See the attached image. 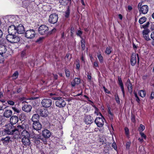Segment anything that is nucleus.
<instances>
[{
	"mask_svg": "<svg viewBox=\"0 0 154 154\" xmlns=\"http://www.w3.org/2000/svg\"><path fill=\"white\" fill-rule=\"evenodd\" d=\"M151 29L152 30H154V24H152L151 25Z\"/></svg>",
	"mask_w": 154,
	"mask_h": 154,
	"instance_id": "obj_59",
	"label": "nucleus"
},
{
	"mask_svg": "<svg viewBox=\"0 0 154 154\" xmlns=\"http://www.w3.org/2000/svg\"><path fill=\"white\" fill-rule=\"evenodd\" d=\"M36 35L35 31L33 29H30L26 31L25 33V37L28 39H32L35 37Z\"/></svg>",
	"mask_w": 154,
	"mask_h": 154,
	"instance_id": "obj_5",
	"label": "nucleus"
},
{
	"mask_svg": "<svg viewBox=\"0 0 154 154\" xmlns=\"http://www.w3.org/2000/svg\"><path fill=\"white\" fill-rule=\"evenodd\" d=\"M22 142L23 144L25 146H29L30 143L29 137L22 138Z\"/></svg>",
	"mask_w": 154,
	"mask_h": 154,
	"instance_id": "obj_19",
	"label": "nucleus"
},
{
	"mask_svg": "<svg viewBox=\"0 0 154 154\" xmlns=\"http://www.w3.org/2000/svg\"><path fill=\"white\" fill-rule=\"evenodd\" d=\"M87 76L88 79L89 80H91V73L89 74L88 72Z\"/></svg>",
	"mask_w": 154,
	"mask_h": 154,
	"instance_id": "obj_52",
	"label": "nucleus"
},
{
	"mask_svg": "<svg viewBox=\"0 0 154 154\" xmlns=\"http://www.w3.org/2000/svg\"><path fill=\"white\" fill-rule=\"evenodd\" d=\"M27 125L23 124L22 125H19L17 126L16 129V131H17L19 132L21 131H24L26 130Z\"/></svg>",
	"mask_w": 154,
	"mask_h": 154,
	"instance_id": "obj_18",
	"label": "nucleus"
},
{
	"mask_svg": "<svg viewBox=\"0 0 154 154\" xmlns=\"http://www.w3.org/2000/svg\"><path fill=\"white\" fill-rule=\"evenodd\" d=\"M118 82H119V85L121 87L122 92L123 93V97H125V91H124V87L123 85V84L122 82V80L119 77H118Z\"/></svg>",
	"mask_w": 154,
	"mask_h": 154,
	"instance_id": "obj_21",
	"label": "nucleus"
},
{
	"mask_svg": "<svg viewBox=\"0 0 154 154\" xmlns=\"http://www.w3.org/2000/svg\"><path fill=\"white\" fill-rule=\"evenodd\" d=\"M112 147L114 148L115 150H117V147L116 143L114 142H113L112 145Z\"/></svg>",
	"mask_w": 154,
	"mask_h": 154,
	"instance_id": "obj_48",
	"label": "nucleus"
},
{
	"mask_svg": "<svg viewBox=\"0 0 154 154\" xmlns=\"http://www.w3.org/2000/svg\"><path fill=\"white\" fill-rule=\"evenodd\" d=\"M7 47L4 45L0 44V54L7 55Z\"/></svg>",
	"mask_w": 154,
	"mask_h": 154,
	"instance_id": "obj_10",
	"label": "nucleus"
},
{
	"mask_svg": "<svg viewBox=\"0 0 154 154\" xmlns=\"http://www.w3.org/2000/svg\"><path fill=\"white\" fill-rule=\"evenodd\" d=\"M18 121V118L16 116H12L10 119V122L11 125L16 124Z\"/></svg>",
	"mask_w": 154,
	"mask_h": 154,
	"instance_id": "obj_16",
	"label": "nucleus"
},
{
	"mask_svg": "<svg viewBox=\"0 0 154 154\" xmlns=\"http://www.w3.org/2000/svg\"><path fill=\"white\" fill-rule=\"evenodd\" d=\"M94 65L96 67L98 66V63L97 62H94Z\"/></svg>",
	"mask_w": 154,
	"mask_h": 154,
	"instance_id": "obj_64",
	"label": "nucleus"
},
{
	"mask_svg": "<svg viewBox=\"0 0 154 154\" xmlns=\"http://www.w3.org/2000/svg\"><path fill=\"white\" fill-rule=\"evenodd\" d=\"M26 118V116L24 113H21L19 116V119L21 121H23Z\"/></svg>",
	"mask_w": 154,
	"mask_h": 154,
	"instance_id": "obj_32",
	"label": "nucleus"
},
{
	"mask_svg": "<svg viewBox=\"0 0 154 154\" xmlns=\"http://www.w3.org/2000/svg\"><path fill=\"white\" fill-rule=\"evenodd\" d=\"M18 75V73L17 72H15L12 75V78L13 79H16Z\"/></svg>",
	"mask_w": 154,
	"mask_h": 154,
	"instance_id": "obj_39",
	"label": "nucleus"
},
{
	"mask_svg": "<svg viewBox=\"0 0 154 154\" xmlns=\"http://www.w3.org/2000/svg\"><path fill=\"white\" fill-rule=\"evenodd\" d=\"M111 49L112 48L111 47H107L106 48V50H105V53L108 55L110 54L112 51Z\"/></svg>",
	"mask_w": 154,
	"mask_h": 154,
	"instance_id": "obj_33",
	"label": "nucleus"
},
{
	"mask_svg": "<svg viewBox=\"0 0 154 154\" xmlns=\"http://www.w3.org/2000/svg\"><path fill=\"white\" fill-rule=\"evenodd\" d=\"M139 95L142 97H144L146 95V91L144 90H140L138 92Z\"/></svg>",
	"mask_w": 154,
	"mask_h": 154,
	"instance_id": "obj_29",
	"label": "nucleus"
},
{
	"mask_svg": "<svg viewBox=\"0 0 154 154\" xmlns=\"http://www.w3.org/2000/svg\"><path fill=\"white\" fill-rule=\"evenodd\" d=\"M65 73L66 77L69 78L70 76V72L68 69H65Z\"/></svg>",
	"mask_w": 154,
	"mask_h": 154,
	"instance_id": "obj_41",
	"label": "nucleus"
},
{
	"mask_svg": "<svg viewBox=\"0 0 154 154\" xmlns=\"http://www.w3.org/2000/svg\"><path fill=\"white\" fill-rule=\"evenodd\" d=\"M22 108L23 111L28 112L31 111L32 106L31 105L26 104L23 106Z\"/></svg>",
	"mask_w": 154,
	"mask_h": 154,
	"instance_id": "obj_15",
	"label": "nucleus"
},
{
	"mask_svg": "<svg viewBox=\"0 0 154 154\" xmlns=\"http://www.w3.org/2000/svg\"><path fill=\"white\" fill-rule=\"evenodd\" d=\"M7 55L0 54V63L3 62L4 60V57Z\"/></svg>",
	"mask_w": 154,
	"mask_h": 154,
	"instance_id": "obj_36",
	"label": "nucleus"
},
{
	"mask_svg": "<svg viewBox=\"0 0 154 154\" xmlns=\"http://www.w3.org/2000/svg\"><path fill=\"white\" fill-rule=\"evenodd\" d=\"M12 109L14 111V112L17 113H19L21 111L20 109L16 108L15 107H12Z\"/></svg>",
	"mask_w": 154,
	"mask_h": 154,
	"instance_id": "obj_34",
	"label": "nucleus"
},
{
	"mask_svg": "<svg viewBox=\"0 0 154 154\" xmlns=\"http://www.w3.org/2000/svg\"><path fill=\"white\" fill-rule=\"evenodd\" d=\"M119 18L121 20H122V15L121 14H119Z\"/></svg>",
	"mask_w": 154,
	"mask_h": 154,
	"instance_id": "obj_62",
	"label": "nucleus"
},
{
	"mask_svg": "<svg viewBox=\"0 0 154 154\" xmlns=\"http://www.w3.org/2000/svg\"><path fill=\"white\" fill-rule=\"evenodd\" d=\"M43 38L42 37H40L38 39L37 41H36V42H41L42 40L43 39Z\"/></svg>",
	"mask_w": 154,
	"mask_h": 154,
	"instance_id": "obj_53",
	"label": "nucleus"
},
{
	"mask_svg": "<svg viewBox=\"0 0 154 154\" xmlns=\"http://www.w3.org/2000/svg\"><path fill=\"white\" fill-rule=\"evenodd\" d=\"M74 32V28L73 27H71V35H72L73 34V32Z\"/></svg>",
	"mask_w": 154,
	"mask_h": 154,
	"instance_id": "obj_57",
	"label": "nucleus"
},
{
	"mask_svg": "<svg viewBox=\"0 0 154 154\" xmlns=\"http://www.w3.org/2000/svg\"><path fill=\"white\" fill-rule=\"evenodd\" d=\"M149 24L150 23L149 22H148L146 23V24L141 26V28H144L145 29H146V28L149 26Z\"/></svg>",
	"mask_w": 154,
	"mask_h": 154,
	"instance_id": "obj_35",
	"label": "nucleus"
},
{
	"mask_svg": "<svg viewBox=\"0 0 154 154\" xmlns=\"http://www.w3.org/2000/svg\"><path fill=\"white\" fill-rule=\"evenodd\" d=\"M140 134L142 138H143L145 139H146V136L143 133L141 132H140Z\"/></svg>",
	"mask_w": 154,
	"mask_h": 154,
	"instance_id": "obj_49",
	"label": "nucleus"
},
{
	"mask_svg": "<svg viewBox=\"0 0 154 154\" xmlns=\"http://www.w3.org/2000/svg\"><path fill=\"white\" fill-rule=\"evenodd\" d=\"M146 17H142L139 19V22L140 24H142L146 21Z\"/></svg>",
	"mask_w": 154,
	"mask_h": 154,
	"instance_id": "obj_30",
	"label": "nucleus"
},
{
	"mask_svg": "<svg viewBox=\"0 0 154 154\" xmlns=\"http://www.w3.org/2000/svg\"><path fill=\"white\" fill-rule=\"evenodd\" d=\"M131 143L130 142H127L126 144V147L127 148H129L130 146Z\"/></svg>",
	"mask_w": 154,
	"mask_h": 154,
	"instance_id": "obj_54",
	"label": "nucleus"
},
{
	"mask_svg": "<svg viewBox=\"0 0 154 154\" xmlns=\"http://www.w3.org/2000/svg\"><path fill=\"white\" fill-rule=\"evenodd\" d=\"M144 38L146 41H149L150 40V39L149 38L148 34H147V35H143Z\"/></svg>",
	"mask_w": 154,
	"mask_h": 154,
	"instance_id": "obj_47",
	"label": "nucleus"
},
{
	"mask_svg": "<svg viewBox=\"0 0 154 154\" xmlns=\"http://www.w3.org/2000/svg\"><path fill=\"white\" fill-rule=\"evenodd\" d=\"M81 80L79 78H75L72 82L71 85L74 87L76 85H78L80 83Z\"/></svg>",
	"mask_w": 154,
	"mask_h": 154,
	"instance_id": "obj_22",
	"label": "nucleus"
},
{
	"mask_svg": "<svg viewBox=\"0 0 154 154\" xmlns=\"http://www.w3.org/2000/svg\"><path fill=\"white\" fill-rule=\"evenodd\" d=\"M58 19L57 14L56 13H53L49 16L48 20L50 23L54 24L57 22Z\"/></svg>",
	"mask_w": 154,
	"mask_h": 154,
	"instance_id": "obj_7",
	"label": "nucleus"
},
{
	"mask_svg": "<svg viewBox=\"0 0 154 154\" xmlns=\"http://www.w3.org/2000/svg\"><path fill=\"white\" fill-rule=\"evenodd\" d=\"M150 98L151 99H153L154 98V92H152Z\"/></svg>",
	"mask_w": 154,
	"mask_h": 154,
	"instance_id": "obj_55",
	"label": "nucleus"
},
{
	"mask_svg": "<svg viewBox=\"0 0 154 154\" xmlns=\"http://www.w3.org/2000/svg\"><path fill=\"white\" fill-rule=\"evenodd\" d=\"M127 85H128V88L129 91L131 92L132 91V86L130 82V81L129 79L127 81Z\"/></svg>",
	"mask_w": 154,
	"mask_h": 154,
	"instance_id": "obj_28",
	"label": "nucleus"
},
{
	"mask_svg": "<svg viewBox=\"0 0 154 154\" xmlns=\"http://www.w3.org/2000/svg\"><path fill=\"white\" fill-rule=\"evenodd\" d=\"M6 38L8 41L12 43H17L20 41L19 37L15 34H8L7 35Z\"/></svg>",
	"mask_w": 154,
	"mask_h": 154,
	"instance_id": "obj_3",
	"label": "nucleus"
},
{
	"mask_svg": "<svg viewBox=\"0 0 154 154\" xmlns=\"http://www.w3.org/2000/svg\"><path fill=\"white\" fill-rule=\"evenodd\" d=\"M8 34H15L17 32L16 27L14 25L9 26L8 29Z\"/></svg>",
	"mask_w": 154,
	"mask_h": 154,
	"instance_id": "obj_11",
	"label": "nucleus"
},
{
	"mask_svg": "<svg viewBox=\"0 0 154 154\" xmlns=\"http://www.w3.org/2000/svg\"><path fill=\"white\" fill-rule=\"evenodd\" d=\"M151 38L154 40V32H152L151 35Z\"/></svg>",
	"mask_w": 154,
	"mask_h": 154,
	"instance_id": "obj_58",
	"label": "nucleus"
},
{
	"mask_svg": "<svg viewBox=\"0 0 154 154\" xmlns=\"http://www.w3.org/2000/svg\"><path fill=\"white\" fill-rule=\"evenodd\" d=\"M48 111L47 110L43 109L41 110L40 113V115L43 117H45L47 116Z\"/></svg>",
	"mask_w": 154,
	"mask_h": 154,
	"instance_id": "obj_26",
	"label": "nucleus"
},
{
	"mask_svg": "<svg viewBox=\"0 0 154 154\" xmlns=\"http://www.w3.org/2000/svg\"><path fill=\"white\" fill-rule=\"evenodd\" d=\"M25 54V53L24 51H22L21 54V56L22 57H23Z\"/></svg>",
	"mask_w": 154,
	"mask_h": 154,
	"instance_id": "obj_60",
	"label": "nucleus"
},
{
	"mask_svg": "<svg viewBox=\"0 0 154 154\" xmlns=\"http://www.w3.org/2000/svg\"><path fill=\"white\" fill-rule=\"evenodd\" d=\"M145 126L142 124L140 125V127L138 128V130L140 132L143 131L145 129Z\"/></svg>",
	"mask_w": 154,
	"mask_h": 154,
	"instance_id": "obj_38",
	"label": "nucleus"
},
{
	"mask_svg": "<svg viewBox=\"0 0 154 154\" xmlns=\"http://www.w3.org/2000/svg\"><path fill=\"white\" fill-rule=\"evenodd\" d=\"M54 78L55 79H57V78L58 75H54Z\"/></svg>",
	"mask_w": 154,
	"mask_h": 154,
	"instance_id": "obj_63",
	"label": "nucleus"
},
{
	"mask_svg": "<svg viewBox=\"0 0 154 154\" xmlns=\"http://www.w3.org/2000/svg\"><path fill=\"white\" fill-rule=\"evenodd\" d=\"M69 8L68 7L67 10L66 11L65 16L66 17H68L69 15Z\"/></svg>",
	"mask_w": 154,
	"mask_h": 154,
	"instance_id": "obj_40",
	"label": "nucleus"
},
{
	"mask_svg": "<svg viewBox=\"0 0 154 154\" xmlns=\"http://www.w3.org/2000/svg\"><path fill=\"white\" fill-rule=\"evenodd\" d=\"M76 65L77 69H79L80 67V63L79 60L77 61V63Z\"/></svg>",
	"mask_w": 154,
	"mask_h": 154,
	"instance_id": "obj_51",
	"label": "nucleus"
},
{
	"mask_svg": "<svg viewBox=\"0 0 154 154\" xmlns=\"http://www.w3.org/2000/svg\"><path fill=\"white\" fill-rule=\"evenodd\" d=\"M53 99L56 100L55 104L57 106L60 108L64 107L66 105L65 101L61 97H53Z\"/></svg>",
	"mask_w": 154,
	"mask_h": 154,
	"instance_id": "obj_2",
	"label": "nucleus"
},
{
	"mask_svg": "<svg viewBox=\"0 0 154 154\" xmlns=\"http://www.w3.org/2000/svg\"><path fill=\"white\" fill-rule=\"evenodd\" d=\"M32 125L33 129L37 131L40 130L42 128V125L38 122H33Z\"/></svg>",
	"mask_w": 154,
	"mask_h": 154,
	"instance_id": "obj_13",
	"label": "nucleus"
},
{
	"mask_svg": "<svg viewBox=\"0 0 154 154\" xmlns=\"http://www.w3.org/2000/svg\"><path fill=\"white\" fill-rule=\"evenodd\" d=\"M138 140L140 142H143V139L142 138H139L138 139Z\"/></svg>",
	"mask_w": 154,
	"mask_h": 154,
	"instance_id": "obj_61",
	"label": "nucleus"
},
{
	"mask_svg": "<svg viewBox=\"0 0 154 154\" xmlns=\"http://www.w3.org/2000/svg\"><path fill=\"white\" fill-rule=\"evenodd\" d=\"M7 103L8 104L11 106H13L14 104V102L12 100H8L7 101Z\"/></svg>",
	"mask_w": 154,
	"mask_h": 154,
	"instance_id": "obj_46",
	"label": "nucleus"
},
{
	"mask_svg": "<svg viewBox=\"0 0 154 154\" xmlns=\"http://www.w3.org/2000/svg\"><path fill=\"white\" fill-rule=\"evenodd\" d=\"M16 30L18 34H23L25 31L24 28L22 24H20L16 27Z\"/></svg>",
	"mask_w": 154,
	"mask_h": 154,
	"instance_id": "obj_12",
	"label": "nucleus"
},
{
	"mask_svg": "<svg viewBox=\"0 0 154 154\" xmlns=\"http://www.w3.org/2000/svg\"><path fill=\"white\" fill-rule=\"evenodd\" d=\"M42 135L44 137L48 138L51 136V134L49 130L45 129L42 131Z\"/></svg>",
	"mask_w": 154,
	"mask_h": 154,
	"instance_id": "obj_17",
	"label": "nucleus"
},
{
	"mask_svg": "<svg viewBox=\"0 0 154 154\" xmlns=\"http://www.w3.org/2000/svg\"><path fill=\"white\" fill-rule=\"evenodd\" d=\"M115 98L117 103H119L120 101H119V98L118 94H116L115 95Z\"/></svg>",
	"mask_w": 154,
	"mask_h": 154,
	"instance_id": "obj_42",
	"label": "nucleus"
},
{
	"mask_svg": "<svg viewBox=\"0 0 154 154\" xmlns=\"http://www.w3.org/2000/svg\"><path fill=\"white\" fill-rule=\"evenodd\" d=\"M98 59L100 62L103 61V57L101 54H99L97 56Z\"/></svg>",
	"mask_w": 154,
	"mask_h": 154,
	"instance_id": "obj_43",
	"label": "nucleus"
},
{
	"mask_svg": "<svg viewBox=\"0 0 154 154\" xmlns=\"http://www.w3.org/2000/svg\"><path fill=\"white\" fill-rule=\"evenodd\" d=\"M81 45L82 48L83 50H84L85 48V40L82 38L81 41Z\"/></svg>",
	"mask_w": 154,
	"mask_h": 154,
	"instance_id": "obj_31",
	"label": "nucleus"
},
{
	"mask_svg": "<svg viewBox=\"0 0 154 154\" xmlns=\"http://www.w3.org/2000/svg\"><path fill=\"white\" fill-rule=\"evenodd\" d=\"M16 131V129L14 128L12 125H11L6 128L5 130V132L8 134H12Z\"/></svg>",
	"mask_w": 154,
	"mask_h": 154,
	"instance_id": "obj_9",
	"label": "nucleus"
},
{
	"mask_svg": "<svg viewBox=\"0 0 154 154\" xmlns=\"http://www.w3.org/2000/svg\"><path fill=\"white\" fill-rule=\"evenodd\" d=\"M93 118L89 115L85 116L84 119L85 122L87 125L91 124L93 122Z\"/></svg>",
	"mask_w": 154,
	"mask_h": 154,
	"instance_id": "obj_14",
	"label": "nucleus"
},
{
	"mask_svg": "<svg viewBox=\"0 0 154 154\" xmlns=\"http://www.w3.org/2000/svg\"><path fill=\"white\" fill-rule=\"evenodd\" d=\"M131 120L132 122H135V120L134 116V115H132L131 116Z\"/></svg>",
	"mask_w": 154,
	"mask_h": 154,
	"instance_id": "obj_50",
	"label": "nucleus"
},
{
	"mask_svg": "<svg viewBox=\"0 0 154 154\" xmlns=\"http://www.w3.org/2000/svg\"><path fill=\"white\" fill-rule=\"evenodd\" d=\"M48 28L46 25H43L40 26L38 29V31L39 34L42 35H45L46 36L49 34H51L52 32H54L56 31L55 28L53 29L51 32H48Z\"/></svg>",
	"mask_w": 154,
	"mask_h": 154,
	"instance_id": "obj_1",
	"label": "nucleus"
},
{
	"mask_svg": "<svg viewBox=\"0 0 154 154\" xmlns=\"http://www.w3.org/2000/svg\"><path fill=\"white\" fill-rule=\"evenodd\" d=\"M101 118L97 117L94 121L95 123L98 127H102L104 125V120L105 119L101 114H100Z\"/></svg>",
	"mask_w": 154,
	"mask_h": 154,
	"instance_id": "obj_8",
	"label": "nucleus"
},
{
	"mask_svg": "<svg viewBox=\"0 0 154 154\" xmlns=\"http://www.w3.org/2000/svg\"><path fill=\"white\" fill-rule=\"evenodd\" d=\"M108 112L109 114L110 115V116H111L112 117L113 116V114L112 113L110 109L109 108Z\"/></svg>",
	"mask_w": 154,
	"mask_h": 154,
	"instance_id": "obj_56",
	"label": "nucleus"
},
{
	"mask_svg": "<svg viewBox=\"0 0 154 154\" xmlns=\"http://www.w3.org/2000/svg\"><path fill=\"white\" fill-rule=\"evenodd\" d=\"M42 107L47 108L50 107L52 105V100L48 98H44L43 99L41 102Z\"/></svg>",
	"mask_w": 154,
	"mask_h": 154,
	"instance_id": "obj_4",
	"label": "nucleus"
},
{
	"mask_svg": "<svg viewBox=\"0 0 154 154\" xmlns=\"http://www.w3.org/2000/svg\"><path fill=\"white\" fill-rule=\"evenodd\" d=\"M12 111L10 109L5 110L4 113V116L7 118L11 117L12 115Z\"/></svg>",
	"mask_w": 154,
	"mask_h": 154,
	"instance_id": "obj_20",
	"label": "nucleus"
},
{
	"mask_svg": "<svg viewBox=\"0 0 154 154\" xmlns=\"http://www.w3.org/2000/svg\"><path fill=\"white\" fill-rule=\"evenodd\" d=\"M138 7L140 14H146L148 12L149 8L147 5H145L141 6V5L139 4Z\"/></svg>",
	"mask_w": 154,
	"mask_h": 154,
	"instance_id": "obj_6",
	"label": "nucleus"
},
{
	"mask_svg": "<svg viewBox=\"0 0 154 154\" xmlns=\"http://www.w3.org/2000/svg\"><path fill=\"white\" fill-rule=\"evenodd\" d=\"M131 65L133 66H134L136 64V57L135 54H132L131 60Z\"/></svg>",
	"mask_w": 154,
	"mask_h": 154,
	"instance_id": "obj_23",
	"label": "nucleus"
},
{
	"mask_svg": "<svg viewBox=\"0 0 154 154\" xmlns=\"http://www.w3.org/2000/svg\"><path fill=\"white\" fill-rule=\"evenodd\" d=\"M10 139V137L9 136H7L5 138H2L1 140L2 141L3 143L6 144L8 143Z\"/></svg>",
	"mask_w": 154,
	"mask_h": 154,
	"instance_id": "obj_27",
	"label": "nucleus"
},
{
	"mask_svg": "<svg viewBox=\"0 0 154 154\" xmlns=\"http://www.w3.org/2000/svg\"><path fill=\"white\" fill-rule=\"evenodd\" d=\"M39 118V116L38 114H34L33 115L31 120L33 122H38Z\"/></svg>",
	"mask_w": 154,
	"mask_h": 154,
	"instance_id": "obj_25",
	"label": "nucleus"
},
{
	"mask_svg": "<svg viewBox=\"0 0 154 154\" xmlns=\"http://www.w3.org/2000/svg\"><path fill=\"white\" fill-rule=\"evenodd\" d=\"M82 32L80 30H78L76 32V34L78 36H80L82 38L81 36V35L82 34Z\"/></svg>",
	"mask_w": 154,
	"mask_h": 154,
	"instance_id": "obj_45",
	"label": "nucleus"
},
{
	"mask_svg": "<svg viewBox=\"0 0 154 154\" xmlns=\"http://www.w3.org/2000/svg\"><path fill=\"white\" fill-rule=\"evenodd\" d=\"M21 134V136L23 138L30 137L29 133L26 130L22 131Z\"/></svg>",
	"mask_w": 154,
	"mask_h": 154,
	"instance_id": "obj_24",
	"label": "nucleus"
},
{
	"mask_svg": "<svg viewBox=\"0 0 154 154\" xmlns=\"http://www.w3.org/2000/svg\"><path fill=\"white\" fill-rule=\"evenodd\" d=\"M125 134L127 135H128L129 134V130L127 127H125Z\"/></svg>",
	"mask_w": 154,
	"mask_h": 154,
	"instance_id": "obj_44",
	"label": "nucleus"
},
{
	"mask_svg": "<svg viewBox=\"0 0 154 154\" xmlns=\"http://www.w3.org/2000/svg\"><path fill=\"white\" fill-rule=\"evenodd\" d=\"M149 32H150V31L148 29H144L143 31V36L145 35H147V34H148Z\"/></svg>",
	"mask_w": 154,
	"mask_h": 154,
	"instance_id": "obj_37",
	"label": "nucleus"
}]
</instances>
